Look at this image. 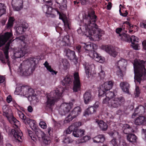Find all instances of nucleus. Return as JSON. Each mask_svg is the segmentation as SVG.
<instances>
[{
  "label": "nucleus",
  "mask_w": 146,
  "mask_h": 146,
  "mask_svg": "<svg viewBox=\"0 0 146 146\" xmlns=\"http://www.w3.org/2000/svg\"><path fill=\"white\" fill-rule=\"evenodd\" d=\"M104 49L111 56L115 57L117 55V52L113 48H111L110 46L106 45L103 46Z\"/></svg>",
  "instance_id": "obj_17"
},
{
  "label": "nucleus",
  "mask_w": 146,
  "mask_h": 146,
  "mask_svg": "<svg viewBox=\"0 0 146 146\" xmlns=\"http://www.w3.org/2000/svg\"><path fill=\"white\" fill-rule=\"evenodd\" d=\"M19 115L20 118L25 124H29L31 122H32V120L29 118L26 117V116L22 112L20 111L19 113Z\"/></svg>",
  "instance_id": "obj_28"
},
{
  "label": "nucleus",
  "mask_w": 146,
  "mask_h": 146,
  "mask_svg": "<svg viewBox=\"0 0 146 146\" xmlns=\"http://www.w3.org/2000/svg\"><path fill=\"white\" fill-rule=\"evenodd\" d=\"M115 91L113 92L109 91L107 93L106 92L105 94L106 97H108L109 98L111 99L114 96H115L116 95Z\"/></svg>",
  "instance_id": "obj_41"
},
{
  "label": "nucleus",
  "mask_w": 146,
  "mask_h": 146,
  "mask_svg": "<svg viewBox=\"0 0 146 146\" xmlns=\"http://www.w3.org/2000/svg\"><path fill=\"white\" fill-rule=\"evenodd\" d=\"M100 128L103 131H106L108 127L107 123L102 120H97L96 121Z\"/></svg>",
  "instance_id": "obj_32"
},
{
  "label": "nucleus",
  "mask_w": 146,
  "mask_h": 146,
  "mask_svg": "<svg viewBox=\"0 0 146 146\" xmlns=\"http://www.w3.org/2000/svg\"><path fill=\"white\" fill-rule=\"evenodd\" d=\"M85 72L87 74L88 76L90 74V70L89 67L86 66L85 67Z\"/></svg>",
  "instance_id": "obj_60"
},
{
  "label": "nucleus",
  "mask_w": 146,
  "mask_h": 146,
  "mask_svg": "<svg viewBox=\"0 0 146 146\" xmlns=\"http://www.w3.org/2000/svg\"><path fill=\"white\" fill-rule=\"evenodd\" d=\"M91 139V137L90 136L86 135L81 139V143L86 142L88 140Z\"/></svg>",
  "instance_id": "obj_45"
},
{
  "label": "nucleus",
  "mask_w": 146,
  "mask_h": 146,
  "mask_svg": "<svg viewBox=\"0 0 146 146\" xmlns=\"http://www.w3.org/2000/svg\"><path fill=\"white\" fill-rule=\"evenodd\" d=\"M6 13V9L3 7H0V17Z\"/></svg>",
  "instance_id": "obj_52"
},
{
  "label": "nucleus",
  "mask_w": 146,
  "mask_h": 146,
  "mask_svg": "<svg viewBox=\"0 0 146 146\" xmlns=\"http://www.w3.org/2000/svg\"><path fill=\"white\" fill-rule=\"evenodd\" d=\"M11 133L13 135L16 141L22 142L23 137V134L20 130L17 129H12L11 131Z\"/></svg>",
  "instance_id": "obj_13"
},
{
  "label": "nucleus",
  "mask_w": 146,
  "mask_h": 146,
  "mask_svg": "<svg viewBox=\"0 0 146 146\" xmlns=\"http://www.w3.org/2000/svg\"><path fill=\"white\" fill-rule=\"evenodd\" d=\"M123 129H124L123 131L125 134L127 133L125 132L126 130L127 129L131 130V127L128 124H125L123 125Z\"/></svg>",
  "instance_id": "obj_49"
},
{
  "label": "nucleus",
  "mask_w": 146,
  "mask_h": 146,
  "mask_svg": "<svg viewBox=\"0 0 146 146\" xmlns=\"http://www.w3.org/2000/svg\"><path fill=\"white\" fill-rule=\"evenodd\" d=\"M82 125V123L79 122H77L73 123L70 126H72V128L74 130V129H77V128L80 126Z\"/></svg>",
  "instance_id": "obj_46"
},
{
  "label": "nucleus",
  "mask_w": 146,
  "mask_h": 146,
  "mask_svg": "<svg viewBox=\"0 0 146 146\" xmlns=\"http://www.w3.org/2000/svg\"><path fill=\"white\" fill-rule=\"evenodd\" d=\"M51 5H50L49 6L47 5H43L42 7V9L44 12L47 14L50 15L52 14V11H54L56 13L57 12L56 11V10L57 9L59 11L58 9L57 8L53 9L51 6Z\"/></svg>",
  "instance_id": "obj_21"
},
{
  "label": "nucleus",
  "mask_w": 146,
  "mask_h": 146,
  "mask_svg": "<svg viewBox=\"0 0 146 146\" xmlns=\"http://www.w3.org/2000/svg\"><path fill=\"white\" fill-rule=\"evenodd\" d=\"M35 134L39 138H43L44 136L45 135L43 132L41 131L40 129H36L35 131Z\"/></svg>",
  "instance_id": "obj_37"
},
{
  "label": "nucleus",
  "mask_w": 146,
  "mask_h": 146,
  "mask_svg": "<svg viewBox=\"0 0 146 146\" xmlns=\"http://www.w3.org/2000/svg\"><path fill=\"white\" fill-rule=\"evenodd\" d=\"M56 3L59 5V8L62 10H65L67 9L66 0H54Z\"/></svg>",
  "instance_id": "obj_26"
},
{
  "label": "nucleus",
  "mask_w": 146,
  "mask_h": 146,
  "mask_svg": "<svg viewBox=\"0 0 146 146\" xmlns=\"http://www.w3.org/2000/svg\"><path fill=\"white\" fill-rule=\"evenodd\" d=\"M82 111V109L80 106L75 107L71 111L70 114L65 119V121L67 123L69 122L73 118L76 117L79 115Z\"/></svg>",
  "instance_id": "obj_9"
},
{
  "label": "nucleus",
  "mask_w": 146,
  "mask_h": 146,
  "mask_svg": "<svg viewBox=\"0 0 146 146\" xmlns=\"http://www.w3.org/2000/svg\"><path fill=\"white\" fill-rule=\"evenodd\" d=\"M96 108L94 107L91 106L87 109L84 112V115L86 116L89 114L94 113L96 112Z\"/></svg>",
  "instance_id": "obj_34"
},
{
  "label": "nucleus",
  "mask_w": 146,
  "mask_h": 146,
  "mask_svg": "<svg viewBox=\"0 0 146 146\" xmlns=\"http://www.w3.org/2000/svg\"><path fill=\"white\" fill-rule=\"evenodd\" d=\"M21 26L23 27V29H24V31H25L26 29H27L28 27V25L27 23H25L24 24H22Z\"/></svg>",
  "instance_id": "obj_58"
},
{
  "label": "nucleus",
  "mask_w": 146,
  "mask_h": 146,
  "mask_svg": "<svg viewBox=\"0 0 146 146\" xmlns=\"http://www.w3.org/2000/svg\"><path fill=\"white\" fill-rule=\"evenodd\" d=\"M140 90L139 86H136V88L134 93L135 97H139L140 96Z\"/></svg>",
  "instance_id": "obj_44"
},
{
  "label": "nucleus",
  "mask_w": 146,
  "mask_h": 146,
  "mask_svg": "<svg viewBox=\"0 0 146 146\" xmlns=\"http://www.w3.org/2000/svg\"><path fill=\"white\" fill-rule=\"evenodd\" d=\"M124 98L122 96L114 98L109 103V106L111 108H118L122 106L125 102Z\"/></svg>",
  "instance_id": "obj_7"
},
{
  "label": "nucleus",
  "mask_w": 146,
  "mask_h": 146,
  "mask_svg": "<svg viewBox=\"0 0 146 146\" xmlns=\"http://www.w3.org/2000/svg\"><path fill=\"white\" fill-rule=\"evenodd\" d=\"M125 134H127L126 137L128 141L133 144L136 142L137 138L135 135L132 133Z\"/></svg>",
  "instance_id": "obj_24"
},
{
  "label": "nucleus",
  "mask_w": 146,
  "mask_h": 146,
  "mask_svg": "<svg viewBox=\"0 0 146 146\" xmlns=\"http://www.w3.org/2000/svg\"><path fill=\"white\" fill-rule=\"evenodd\" d=\"M72 104L71 103H64L62 104L59 113L62 115H65L68 112L71 108Z\"/></svg>",
  "instance_id": "obj_11"
},
{
  "label": "nucleus",
  "mask_w": 146,
  "mask_h": 146,
  "mask_svg": "<svg viewBox=\"0 0 146 146\" xmlns=\"http://www.w3.org/2000/svg\"><path fill=\"white\" fill-rule=\"evenodd\" d=\"M72 126H70L66 131H64V135L68 136V135L70 134L72 131H73V129L72 128Z\"/></svg>",
  "instance_id": "obj_42"
},
{
  "label": "nucleus",
  "mask_w": 146,
  "mask_h": 146,
  "mask_svg": "<svg viewBox=\"0 0 146 146\" xmlns=\"http://www.w3.org/2000/svg\"><path fill=\"white\" fill-rule=\"evenodd\" d=\"M143 60L135 59L133 64L135 76L134 81L135 83L140 84L141 80L146 78V64Z\"/></svg>",
  "instance_id": "obj_2"
},
{
  "label": "nucleus",
  "mask_w": 146,
  "mask_h": 146,
  "mask_svg": "<svg viewBox=\"0 0 146 146\" xmlns=\"http://www.w3.org/2000/svg\"><path fill=\"white\" fill-rule=\"evenodd\" d=\"M73 80V77L71 76L67 75L62 81V84L63 86H68L71 84Z\"/></svg>",
  "instance_id": "obj_20"
},
{
  "label": "nucleus",
  "mask_w": 146,
  "mask_h": 146,
  "mask_svg": "<svg viewBox=\"0 0 146 146\" xmlns=\"http://www.w3.org/2000/svg\"><path fill=\"white\" fill-rule=\"evenodd\" d=\"M60 44H61V46H68V43L66 42H65V41H64L63 40H62L61 42V43H60Z\"/></svg>",
  "instance_id": "obj_62"
},
{
  "label": "nucleus",
  "mask_w": 146,
  "mask_h": 146,
  "mask_svg": "<svg viewBox=\"0 0 146 146\" xmlns=\"http://www.w3.org/2000/svg\"><path fill=\"white\" fill-rule=\"evenodd\" d=\"M126 65V62L123 59H122L117 62V65L119 71L117 72V73L118 75H120L121 77L123 76L122 70L125 69Z\"/></svg>",
  "instance_id": "obj_12"
},
{
  "label": "nucleus",
  "mask_w": 146,
  "mask_h": 146,
  "mask_svg": "<svg viewBox=\"0 0 146 146\" xmlns=\"http://www.w3.org/2000/svg\"><path fill=\"white\" fill-rule=\"evenodd\" d=\"M15 19L13 17H10L8 20L7 24L5 28L8 29V31H11L12 28L13 26Z\"/></svg>",
  "instance_id": "obj_30"
},
{
  "label": "nucleus",
  "mask_w": 146,
  "mask_h": 146,
  "mask_svg": "<svg viewBox=\"0 0 146 146\" xmlns=\"http://www.w3.org/2000/svg\"><path fill=\"white\" fill-rule=\"evenodd\" d=\"M24 29H23L21 26L18 27L17 29L16 32L19 34H22L25 32Z\"/></svg>",
  "instance_id": "obj_47"
},
{
  "label": "nucleus",
  "mask_w": 146,
  "mask_h": 146,
  "mask_svg": "<svg viewBox=\"0 0 146 146\" xmlns=\"http://www.w3.org/2000/svg\"><path fill=\"white\" fill-rule=\"evenodd\" d=\"M62 40L68 43L70 42L69 35H66L64 37Z\"/></svg>",
  "instance_id": "obj_55"
},
{
  "label": "nucleus",
  "mask_w": 146,
  "mask_h": 146,
  "mask_svg": "<svg viewBox=\"0 0 146 146\" xmlns=\"http://www.w3.org/2000/svg\"><path fill=\"white\" fill-rule=\"evenodd\" d=\"M122 30V29L120 27L119 28H117L116 29V32L117 34H120V33L121 32Z\"/></svg>",
  "instance_id": "obj_63"
},
{
  "label": "nucleus",
  "mask_w": 146,
  "mask_h": 146,
  "mask_svg": "<svg viewBox=\"0 0 146 146\" xmlns=\"http://www.w3.org/2000/svg\"><path fill=\"white\" fill-rule=\"evenodd\" d=\"M113 84V82L111 81H110L105 82L102 86V87L105 88V90L107 92L112 88Z\"/></svg>",
  "instance_id": "obj_33"
},
{
  "label": "nucleus",
  "mask_w": 146,
  "mask_h": 146,
  "mask_svg": "<svg viewBox=\"0 0 146 146\" xmlns=\"http://www.w3.org/2000/svg\"><path fill=\"white\" fill-rule=\"evenodd\" d=\"M93 142L96 143H102L105 140L104 136L103 135H99L93 138Z\"/></svg>",
  "instance_id": "obj_31"
},
{
  "label": "nucleus",
  "mask_w": 146,
  "mask_h": 146,
  "mask_svg": "<svg viewBox=\"0 0 146 146\" xmlns=\"http://www.w3.org/2000/svg\"><path fill=\"white\" fill-rule=\"evenodd\" d=\"M99 75L100 76L101 79H103L104 78L105 76V73L104 71L101 70L100 72L99 73Z\"/></svg>",
  "instance_id": "obj_56"
},
{
  "label": "nucleus",
  "mask_w": 146,
  "mask_h": 146,
  "mask_svg": "<svg viewBox=\"0 0 146 146\" xmlns=\"http://www.w3.org/2000/svg\"><path fill=\"white\" fill-rule=\"evenodd\" d=\"M111 100L108 97H106L105 98L103 99V101L102 102L103 104H108L109 105V103L110 102H109V101Z\"/></svg>",
  "instance_id": "obj_54"
},
{
  "label": "nucleus",
  "mask_w": 146,
  "mask_h": 146,
  "mask_svg": "<svg viewBox=\"0 0 146 146\" xmlns=\"http://www.w3.org/2000/svg\"><path fill=\"white\" fill-rule=\"evenodd\" d=\"M76 51L78 52V54H81L83 53V51L82 50L81 46L80 45H78L76 46Z\"/></svg>",
  "instance_id": "obj_48"
},
{
  "label": "nucleus",
  "mask_w": 146,
  "mask_h": 146,
  "mask_svg": "<svg viewBox=\"0 0 146 146\" xmlns=\"http://www.w3.org/2000/svg\"><path fill=\"white\" fill-rule=\"evenodd\" d=\"M42 139L43 143L45 144L48 145L51 142V138L46 135Z\"/></svg>",
  "instance_id": "obj_39"
},
{
  "label": "nucleus",
  "mask_w": 146,
  "mask_h": 146,
  "mask_svg": "<svg viewBox=\"0 0 146 146\" xmlns=\"http://www.w3.org/2000/svg\"><path fill=\"white\" fill-rule=\"evenodd\" d=\"M36 60L35 58L30 57L28 60V64L25 65L24 64L27 61L21 64L20 67L21 73L23 75L26 76L32 74L36 67Z\"/></svg>",
  "instance_id": "obj_5"
},
{
  "label": "nucleus",
  "mask_w": 146,
  "mask_h": 146,
  "mask_svg": "<svg viewBox=\"0 0 146 146\" xmlns=\"http://www.w3.org/2000/svg\"><path fill=\"white\" fill-rule=\"evenodd\" d=\"M126 23L127 25H129V29H132L133 28L137 27L136 25H133L132 24L126 21Z\"/></svg>",
  "instance_id": "obj_59"
},
{
  "label": "nucleus",
  "mask_w": 146,
  "mask_h": 146,
  "mask_svg": "<svg viewBox=\"0 0 146 146\" xmlns=\"http://www.w3.org/2000/svg\"><path fill=\"white\" fill-rule=\"evenodd\" d=\"M145 112V108L142 105H140L135 109L134 112L132 115V118L135 117V116L138 114H142Z\"/></svg>",
  "instance_id": "obj_19"
},
{
  "label": "nucleus",
  "mask_w": 146,
  "mask_h": 146,
  "mask_svg": "<svg viewBox=\"0 0 146 146\" xmlns=\"http://www.w3.org/2000/svg\"><path fill=\"white\" fill-rule=\"evenodd\" d=\"M62 62L63 66V68L65 70H67L69 68L70 64L68 60L66 59H62Z\"/></svg>",
  "instance_id": "obj_36"
},
{
  "label": "nucleus",
  "mask_w": 146,
  "mask_h": 146,
  "mask_svg": "<svg viewBox=\"0 0 146 146\" xmlns=\"http://www.w3.org/2000/svg\"><path fill=\"white\" fill-rule=\"evenodd\" d=\"M143 48L146 50V40L143 41L142 43Z\"/></svg>",
  "instance_id": "obj_64"
},
{
  "label": "nucleus",
  "mask_w": 146,
  "mask_h": 146,
  "mask_svg": "<svg viewBox=\"0 0 146 146\" xmlns=\"http://www.w3.org/2000/svg\"><path fill=\"white\" fill-rule=\"evenodd\" d=\"M138 39L134 35H132L131 37L130 36L129 42H131L132 44H134V42H138Z\"/></svg>",
  "instance_id": "obj_43"
},
{
  "label": "nucleus",
  "mask_w": 146,
  "mask_h": 146,
  "mask_svg": "<svg viewBox=\"0 0 146 146\" xmlns=\"http://www.w3.org/2000/svg\"><path fill=\"white\" fill-rule=\"evenodd\" d=\"M39 125L42 128L45 129L47 128V126L46 123L43 121H41L40 122Z\"/></svg>",
  "instance_id": "obj_51"
},
{
  "label": "nucleus",
  "mask_w": 146,
  "mask_h": 146,
  "mask_svg": "<svg viewBox=\"0 0 146 146\" xmlns=\"http://www.w3.org/2000/svg\"><path fill=\"white\" fill-rule=\"evenodd\" d=\"M12 99L13 98L12 96L11 95H9L6 98V100L7 102L8 103H10L11 102H12Z\"/></svg>",
  "instance_id": "obj_57"
},
{
  "label": "nucleus",
  "mask_w": 146,
  "mask_h": 146,
  "mask_svg": "<svg viewBox=\"0 0 146 146\" xmlns=\"http://www.w3.org/2000/svg\"><path fill=\"white\" fill-rule=\"evenodd\" d=\"M43 64L44 66L46 68L47 70L49 72L52 69L51 66L49 65V64L47 61H45Z\"/></svg>",
  "instance_id": "obj_50"
},
{
  "label": "nucleus",
  "mask_w": 146,
  "mask_h": 146,
  "mask_svg": "<svg viewBox=\"0 0 146 146\" xmlns=\"http://www.w3.org/2000/svg\"><path fill=\"white\" fill-rule=\"evenodd\" d=\"M63 140L62 141L66 143H70L72 142L73 140L69 136L63 135Z\"/></svg>",
  "instance_id": "obj_40"
},
{
  "label": "nucleus",
  "mask_w": 146,
  "mask_h": 146,
  "mask_svg": "<svg viewBox=\"0 0 146 146\" xmlns=\"http://www.w3.org/2000/svg\"><path fill=\"white\" fill-rule=\"evenodd\" d=\"M94 14V11H92L89 13L88 15L85 16L83 21L85 23L82 26V29L80 27L77 30L78 34H81L82 32L87 36H93L94 37L98 38L102 36L104 32L99 28L96 23L97 16Z\"/></svg>",
  "instance_id": "obj_1"
},
{
  "label": "nucleus",
  "mask_w": 146,
  "mask_h": 146,
  "mask_svg": "<svg viewBox=\"0 0 146 146\" xmlns=\"http://www.w3.org/2000/svg\"><path fill=\"white\" fill-rule=\"evenodd\" d=\"M100 88L98 90V95L100 98H101V97H103L105 96V94L107 91L105 90V88H104L103 87H100Z\"/></svg>",
  "instance_id": "obj_38"
},
{
  "label": "nucleus",
  "mask_w": 146,
  "mask_h": 146,
  "mask_svg": "<svg viewBox=\"0 0 146 146\" xmlns=\"http://www.w3.org/2000/svg\"><path fill=\"white\" fill-rule=\"evenodd\" d=\"M28 52L27 48L25 46L21 49L20 51L15 53V55L16 56L17 58H21L23 57L25 55V54H26Z\"/></svg>",
  "instance_id": "obj_25"
},
{
  "label": "nucleus",
  "mask_w": 146,
  "mask_h": 146,
  "mask_svg": "<svg viewBox=\"0 0 146 146\" xmlns=\"http://www.w3.org/2000/svg\"><path fill=\"white\" fill-rule=\"evenodd\" d=\"M120 86L122 90L126 93L129 92L130 86L129 83L126 82H122L120 84Z\"/></svg>",
  "instance_id": "obj_29"
},
{
  "label": "nucleus",
  "mask_w": 146,
  "mask_h": 146,
  "mask_svg": "<svg viewBox=\"0 0 146 146\" xmlns=\"http://www.w3.org/2000/svg\"><path fill=\"white\" fill-rule=\"evenodd\" d=\"M3 137L0 132V146H2L3 144Z\"/></svg>",
  "instance_id": "obj_61"
},
{
  "label": "nucleus",
  "mask_w": 146,
  "mask_h": 146,
  "mask_svg": "<svg viewBox=\"0 0 146 146\" xmlns=\"http://www.w3.org/2000/svg\"><path fill=\"white\" fill-rule=\"evenodd\" d=\"M56 11L57 12V14L59 15V19H62L63 21L64 24L65 28H68V29H70V28L68 20L67 19H65L64 18L62 14L57 9L56 10Z\"/></svg>",
  "instance_id": "obj_27"
},
{
  "label": "nucleus",
  "mask_w": 146,
  "mask_h": 146,
  "mask_svg": "<svg viewBox=\"0 0 146 146\" xmlns=\"http://www.w3.org/2000/svg\"><path fill=\"white\" fill-rule=\"evenodd\" d=\"M20 93L23 96L29 98H31L32 100H35L36 95L35 94L34 90L27 85H23L18 88Z\"/></svg>",
  "instance_id": "obj_6"
},
{
  "label": "nucleus",
  "mask_w": 146,
  "mask_h": 146,
  "mask_svg": "<svg viewBox=\"0 0 146 146\" xmlns=\"http://www.w3.org/2000/svg\"><path fill=\"white\" fill-rule=\"evenodd\" d=\"M13 36L12 31L6 32L0 36V47L4 45L7 41Z\"/></svg>",
  "instance_id": "obj_14"
},
{
  "label": "nucleus",
  "mask_w": 146,
  "mask_h": 146,
  "mask_svg": "<svg viewBox=\"0 0 146 146\" xmlns=\"http://www.w3.org/2000/svg\"><path fill=\"white\" fill-rule=\"evenodd\" d=\"M63 89L62 88H56V90L47 94V101L46 103L47 106L50 109H52V106L58 99L62 96Z\"/></svg>",
  "instance_id": "obj_3"
},
{
  "label": "nucleus",
  "mask_w": 146,
  "mask_h": 146,
  "mask_svg": "<svg viewBox=\"0 0 146 146\" xmlns=\"http://www.w3.org/2000/svg\"><path fill=\"white\" fill-rule=\"evenodd\" d=\"M135 124L137 125L146 124V118L143 116H140L136 117L134 121Z\"/></svg>",
  "instance_id": "obj_18"
},
{
  "label": "nucleus",
  "mask_w": 146,
  "mask_h": 146,
  "mask_svg": "<svg viewBox=\"0 0 146 146\" xmlns=\"http://www.w3.org/2000/svg\"><path fill=\"white\" fill-rule=\"evenodd\" d=\"M65 50L66 56L69 60H72L77 59L76 58V56L74 51L71 50L69 49H66Z\"/></svg>",
  "instance_id": "obj_23"
},
{
  "label": "nucleus",
  "mask_w": 146,
  "mask_h": 146,
  "mask_svg": "<svg viewBox=\"0 0 146 146\" xmlns=\"http://www.w3.org/2000/svg\"><path fill=\"white\" fill-rule=\"evenodd\" d=\"M139 25L140 27L142 28H143L146 29V21H142L140 23Z\"/></svg>",
  "instance_id": "obj_53"
},
{
  "label": "nucleus",
  "mask_w": 146,
  "mask_h": 146,
  "mask_svg": "<svg viewBox=\"0 0 146 146\" xmlns=\"http://www.w3.org/2000/svg\"><path fill=\"white\" fill-rule=\"evenodd\" d=\"M74 80L73 81V90L75 92L80 90L81 84L78 73L75 72L74 74Z\"/></svg>",
  "instance_id": "obj_10"
},
{
  "label": "nucleus",
  "mask_w": 146,
  "mask_h": 146,
  "mask_svg": "<svg viewBox=\"0 0 146 146\" xmlns=\"http://www.w3.org/2000/svg\"><path fill=\"white\" fill-rule=\"evenodd\" d=\"M83 97L85 104H88L92 100V90H88L86 91L84 94Z\"/></svg>",
  "instance_id": "obj_16"
},
{
  "label": "nucleus",
  "mask_w": 146,
  "mask_h": 146,
  "mask_svg": "<svg viewBox=\"0 0 146 146\" xmlns=\"http://www.w3.org/2000/svg\"><path fill=\"white\" fill-rule=\"evenodd\" d=\"M3 114L4 115H5L9 120V122L13 125V127H15V128L18 127L20 124V122L15 118L12 117L9 119V117L8 108L6 106H4L3 107Z\"/></svg>",
  "instance_id": "obj_8"
},
{
  "label": "nucleus",
  "mask_w": 146,
  "mask_h": 146,
  "mask_svg": "<svg viewBox=\"0 0 146 146\" xmlns=\"http://www.w3.org/2000/svg\"><path fill=\"white\" fill-rule=\"evenodd\" d=\"M84 129H74L72 135L75 137H81L84 135Z\"/></svg>",
  "instance_id": "obj_22"
},
{
  "label": "nucleus",
  "mask_w": 146,
  "mask_h": 146,
  "mask_svg": "<svg viewBox=\"0 0 146 146\" xmlns=\"http://www.w3.org/2000/svg\"><path fill=\"white\" fill-rule=\"evenodd\" d=\"M83 44L85 50L88 52L89 55L90 57L94 59L96 61L102 63L104 62L103 58L94 50L97 48V46L96 44L88 42L84 43Z\"/></svg>",
  "instance_id": "obj_4"
},
{
  "label": "nucleus",
  "mask_w": 146,
  "mask_h": 146,
  "mask_svg": "<svg viewBox=\"0 0 146 146\" xmlns=\"http://www.w3.org/2000/svg\"><path fill=\"white\" fill-rule=\"evenodd\" d=\"M119 35L121 36V39L122 40L129 42L130 37L129 35L123 33L122 34H119Z\"/></svg>",
  "instance_id": "obj_35"
},
{
  "label": "nucleus",
  "mask_w": 146,
  "mask_h": 146,
  "mask_svg": "<svg viewBox=\"0 0 146 146\" xmlns=\"http://www.w3.org/2000/svg\"><path fill=\"white\" fill-rule=\"evenodd\" d=\"M119 133L116 131L114 132L111 131L110 133V135L113 137V139L110 141V142L113 146H119V143L116 139L117 137L119 138Z\"/></svg>",
  "instance_id": "obj_15"
}]
</instances>
